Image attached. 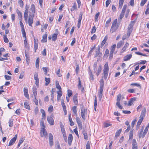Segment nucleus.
<instances>
[{
  "label": "nucleus",
  "instance_id": "nucleus-29",
  "mask_svg": "<svg viewBox=\"0 0 149 149\" xmlns=\"http://www.w3.org/2000/svg\"><path fill=\"white\" fill-rule=\"evenodd\" d=\"M107 37L106 36L104 38L103 40L102 41V43L101 44V47H102L104 45L106 41H107Z\"/></svg>",
  "mask_w": 149,
  "mask_h": 149
},
{
  "label": "nucleus",
  "instance_id": "nucleus-59",
  "mask_svg": "<svg viewBox=\"0 0 149 149\" xmlns=\"http://www.w3.org/2000/svg\"><path fill=\"white\" fill-rule=\"evenodd\" d=\"M53 111V106H52V105H50L48 107V111L49 113H51Z\"/></svg>",
  "mask_w": 149,
  "mask_h": 149
},
{
  "label": "nucleus",
  "instance_id": "nucleus-11",
  "mask_svg": "<svg viewBox=\"0 0 149 149\" xmlns=\"http://www.w3.org/2000/svg\"><path fill=\"white\" fill-rule=\"evenodd\" d=\"M47 119L48 123L50 125H54V121L53 118L52 117L48 116Z\"/></svg>",
  "mask_w": 149,
  "mask_h": 149
},
{
  "label": "nucleus",
  "instance_id": "nucleus-49",
  "mask_svg": "<svg viewBox=\"0 0 149 149\" xmlns=\"http://www.w3.org/2000/svg\"><path fill=\"white\" fill-rule=\"evenodd\" d=\"M111 21V18H109L107 21L106 23L105 27H108L109 26V24L110 23Z\"/></svg>",
  "mask_w": 149,
  "mask_h": 149
},
{
  "label": "nucleus",
  "instance_id": "nucleus-23",
  "mask_svg": "<svg viewBox=\"0 0 149 149\" xmlns=\"http://www.w3.org/2000/svg\"><path fill=\"white\" fill-rule=\"evenodd\" d=\"M124 42L123 41H120L118 42L117 45V48H119L121 47L123 45Z\"/></svg>",
  "mask_w": 149,
  "mask_h": 149
},
{
  "label": "nucleus",
  "instance_id": "nucleus-43",
  "mask_svg": "<svg viewBox=\"0 0 149 149\" xmlns=\"http://www.w3.org/2000/svg\"><path fill=\"white\" fill-rule=\"evenodd\" d=\"M83 134L84 136V139L86 140L88 139V135L87 133L85 131L83 132Z\"/></svg>",
  "mask_w": 149,
  "mask_h": 149
},
{
  "label": "nucleus",
  "instance_id": "nucleus-47",
  "mask_svg": "<svg viewBox=\"0 0 149 149\" xmlns=\"http://www.w3.org/2000/svg\"><path fill=\"white\" fill-rule=\"evenodd\" d=\"M13 119H10L8 122L9 126L10 127H12L13 126Z\"/></svg>",
  "mask_w": 149,
  "mask_h": 149
},
{
  "label": "nucleus",
  "instance_id": "nucleus-55",
  "mask_svg": "<svg viewBox=\"0 0 149 149\" xmlns=\"http://www.w3.org/2000/svg\"><path fill=\"white\" fill-rule=\"evenodd\" d=\"M130 85L132 86H136L137 87H140V88H141V85L140 84H138V83H132Z\"/></svg>",
  "mask_w": 149,
  "mask_h": 149
},
{
  "label": "nucleus",
  "instance_id": "nucleus-2",
  "mask_svg": "<svg viewBox=\"0 0 149 149\" xmlns=\"http://www.w3.org/2000/svg\"><path fill=\"white\" fill-rule=\"evenodd\" d=\"M109 70V68L108 66V63L107 62L104 65L103 73L104 78L105 80L107 79L108 75Z\"/></svg>",
  "mask_w": 149,
  "mask_h": 149
},
{
  "label": "nucleus",
  "instance_id": "nucleus-6",
  "mask_svg": "<svg viewBox=\"0 0 149 149\" xmlns=\"http://www.w3.org/2000/svg\"><path fill=\"white\" fill-rule=\"evenodd\" d=\"M81 115L82 118L85 120L86 119L85 115L87 114V110L86 109H81Z\"/></svg>",
  "mask_w": 149,
  "mask_h": 149
},
{
  "label": "nucleus",
  "instance_id": "nucleus-14",
  "mask_svg": "<svg viewBox=\"0 0 149 149\" xmlns=\"http://www.w3.org/2000/svg\"><path fill=\"white\" fill-rule=\"evenodd\" d=\"M30 16L31 17V15H29V18L28 20V23L29 24V25L30 26H32V24L33 23V18L30 17Z\"/></svg>",
  "mask_w": 149,
  "mask_h": 149
},
{
  "label": "nucleus",
  "instance_id": "nucleus-57",
  "mask_svg": "<svg viewBox=\"0 0 149 149\" xmlns=\"http://www.w3.org/2000/svg\"><path fill=\"white\" fill-rule=\"evenodd\" d=\"M83 14L82 13H80L78 19V22H81L82 19Z\"/></svg>",
  "mask_w": 149,
  "mask_h": 149
},
{
  "label": "nucleus",
  "instance_id": "nucleus-8",
  "mask_svg": "<svg viewBox=\"0 0 149 149\" xmlns=\"http://www.w3.org/2000/svg\"><path fill=\"white\" fill-rule=\"evenodd\" d=\"M38 73L37 72H36L34 74V79L36 81L35 84L36 85L38 86L39 83V79L38 78Z\"/></svg>",
  "mask_w": 149,
  "mask_h": 149
},
{
  "label": "nucleus",
  "instance_id": "nucleus-51",
  "mask_svg": "<svg viewBox=\"0 0 149 149\" xmlns=\"http://www.w3.org/2000/svg\"><path fill=\"white\" fill-rule=\"evenodd\" d=\"M61 105L63 109L66 108V107L64 103V101L63 99L62 100L61 102Z\"/></svg>",
  "mask_w": 149,
  "mask_h": 149
},
{
  "label": "nucleus",
  "instance_id": "nucleus-35",
  "mask_svg": "<svg viewBox=\"0 0 149 149\" xmlns=\"http://www.w3.org/2000/svg\"><path fill=\"white\" fill-rule=\"evenodd\" d=\"M77 106H73L72 108V110L74 113V114L76 115V116L77 115V111L76 109Z\"/></svg>",
  "mask_w": 149,
  "mask_h": 149
},
{
  "label": "nucleus",
  "instance_id": "nucleus-9",
  "mask_svg": "<svg viewBox=\"0 0 149 149\" xmlns=\"http://www.w3.org/2000/svg\"><path fill=\"white\" fill-rule=\"evenodd\" d=\"M76 120L78 125L79 129L80 130H81L82 128V125L80 119L79 118L77 117L76 118Z\"/></svg>",
  "mask_w": 149,
  "mask_h": 149
},
{
  "label": "nucleus",
  "instance_id": "nucleus-58",
  "mask_svg": "<svg viewBox=\"0 0 149 149\" xmlns=\"http://www.w3.org/2000/svg\"><path fill=\"white\" fill-rule=\"evenodd\" d=\"M16 12L18 15L19 17L22 16V13L21 12L19 11L18 9H17L16 10Z\"/></svg>",
  "mask_w": 149,
  "mask_h": 149
},
{
  "label": "nucleus",
  "instance_id": "nucleus-46",
  "mask_svg": "<svg viewBox=\"0 0 149 149\" xmlns=\"http://www.w3.org/2000/svg\"><path fill=\"white\" fill-rule=\"evenodd\" d=\"M18 3L19 4L21 8H22L24 6V3L22 0H19L18 1Z\"/></svg>",
  "mask_w": 149,
  "mask_h": 149
},
{
  "label": "nucleus",
  "instance_id": "nucleus-17",
  "mask_svg": "<svg viewBox=\"0 0 149 149\" xmlns=\"http://www.w3.org/2000/svg\"><path fill=\"white\" fill-rule=\"evenodd\" d=\"M100 47H99L98 49L96 52V53L95 55V57H96L97 56L100 57L101 56L102 53L100 52Z\"/></svg>",
  "mask_w": 149,
  "mask_h": 149
},
{
  "label": "nucleus",
  "instance_id": "nucleus-39",
  "mask_svg": "<svg viewBox=\"0 0 149 149\" xmlns=\"http://www.w3.org/2000/svg\"><path fill=\"white\" fill-rule=\"evenodd\" d=\"M25 55L26 57V62H28V61H29V53L27 52L26 51L25 52Z\"/></svg>",
  "mask_w": 149,
  "mask_h": 149
},
{
  "label": "nucleus",
  "instance_id": "nucleus-42",
  "mask_svg": "<svg viewBox=\"0 0 149 149\" xmlns=\"http://www.w3.org/2000/svg\"><path fill=\"white\" fill-rule=\"evenodd\" d=\"M38 43L36 42V40H35L34 48L35 52H36V50L38 49Z\"/></svg>",
  "mask_w": 149,
  "mask_h": 149
},
{
  "label": "nucleus",
  "instance_id": "nucleus-60",
  "mask_svg": "<svg viewBox=\"0 0 149 149\" xmlns=\"http://www.w3.org/2000/svg\"><path fill=\"white\" fill-rule=\"evenodd\" d=\"M143 118H141L137 122V126H139L140 125L141 123H142V122L143 120Z\"/></svg>",
  "mask_w": 149,
  "mask_h": 149
},
{
  "label": "nucleus",
  "instance_id": "nucleus-52",
  "mask_svg": "<svg viewBox=\"0 0 149 149\" xmlns=\"http://www.w3.org/2000/svg\"><path fill=\"white\" fill-rule=\"evenodd\" d=\"M24 107L26 109H30V107L29 104L26 102H24Z\"/></svg>",
  "mask_w": 149,
  "mask_h": 149
},
{
  "label": "nucleus",
  "instance_id": "nucleus-36",
  "mask_svg": "<svg viewBox=\"0 0 149 149\" xmlns=\"http://www.w3.org/2000/svg\"><path fill=\"white\" fill-rule=\"evenodd\" d=\"M45 80L46 81V83L45 84V85L46 86H47L50 83V78H47L45 77Z\"/></svg>",
  "mask_w": 149,
  "mask_h": 149
},
{
  "label": "nucleus",
  "instance_id": "nucleus-10",
  "mask_svg": "<svg viewBox=\"0 0 149 149\" xmlns=\"http://www.w3.org/2000/svg\"><path fill=\"white\" fill-rule=\"evenodd\" d=\"M17 138V136L16 134L14 137L10 141L9 143L8 146H10L13 145L15 142V141Z\"/></svg>",
  "mask_w": 149,
  "mask_h": 149
},
{
  "label": "nucleus",
  "instance_id": "nucleus-61",
  "mask_svg": "<svg viewBox=\"0 0 149 149\" xmlns=\"http://www.w3.org/2000/svg\"><path fill=\"white\" fill-rule=\"evenodd\" d=\"M96 27L95 26H94L91 29V33H95L96 30Z\"/></svg>",
  "mask_w": 149,
  "mask_h": 149
},
{
  "label": "nucleus",
  "instance_id": "nucleus-64",
  "mask_svg": "<svg viewBox=\"0 0 149 149\" xmlns=\"http://www.w3.org/2000/svg\"><path fill=\"white\" fill-rule=\"evenodd\" d=\"M86 149H90V144L89 141H88L86 144Z\"/></svg>",
  "mask_w": 149,
  "mask_h": 149
},
{
  "label": "nucleus",
  "instance_id": "nucleus-21",
  "mask_svg": "<svg viewBox=\"0 0 149 149\" xmlns=\"http://www.w3.org/2000/svg\"><path fill=\"white\" fill-rule=\"evenodd\" d=\"M136 100V97H133L131 98L130 100L128 101V106H131L132 104L133 103L132 102L135 101Z\"/></svg>",
  "mask_w": 149,
  "mask_h": 149
},
{
  "label": "nucleus",
  "instance_id": "nucleus-31",
  "mask_svg": "<svg viewBox=\"0 0 149 149\" xmlns=\"http://www.w3.org/2000/svg\"><path fill=\"white\" fill-rule=\"evenodd\" d=\"M89 74L90 75V79L92 81L93 80L94 78L93 75L92 74V72L90 69H89Z\"/></svg>",
  "mask_w": 149,
  "mask_h": 149
},
{
  "label": "nucleus",
  "instance_id": "nucleus-41",
  "mask_svg": "<svg viewBox=\"0 0 149 149\" xmlns=\"http://www.w3.org/2000/svg\"><path fill=\"white\" fill-rule=\"evenodd\" d=\"M22 36L23 37L26 38V33L25 31L24 28L22 29Z\"/></svg>",
  "mask_w": 149,
  "mask_h": 149
},
{
  "label": "nucleus",
  "instance_id": "nucleus-62",
  "mask_svg": "<svg viewBox=\"0 0 149 149\" xmlns=\"http://www.w3.org/2000/svg\"><path fill=\"white\" fill-rule=\"evenodd\" d=\"M100 14V13L98 12L95 15V21H97L98 17L99 15Z\"/></svg>",
  "mask_w": 149,
  "mask_h": 149
},
{
  "label": "nucleus",
  "instance_id": "nucleus-25",
  "mask_svg": "<svg viewBox=\"0 0 149 149\" xmlns=\"http://www.w3.org/2000/svg\"><path fill=\"white\" fill-rule=\"evenodd\" d=\"M79 83L78 85V87L79 89H81V91L83 92L84 91V88L82 87L81 81H78Z\"/></svg>",
  "mask_w": 149,
  "mask_h": 149
},
{
  "label": "nucleus",
  "instance_id": "nucleus-1",
  "mask_svg": "<svg viewBox=\"0 0 149 149\" xmlns=\"http://www.w3.org/2000/svg\"><path fill=\"white\" fill-rule=\"evenodd\" d=\"M117 19H116L113 21L112 23L110 30V32L111 33L115 32L118 29V26L117 25Z\"/></svg>",
  "mask_w": 149,
  "mask_h": 149
},
{
  "label": "nucleus",
  "instance_id": "nucleus-7",
  "mask_svg": "<svg viewBox=\"0 0 149 149\" xmlns=\"http://www.w3.org/2000/svg\"><path fill=\"white\" fill-rule=\"evenodd\" d=\"M49 142L50 146H52L53 145V137L52 134L49 133Z\"/></svg>",
  "mask_w": 149,
  "mask_h": 149
},
{
  "label": "nucleus",
  "instance_id": "nucleus-16",
  "mask_svg": "<svg viewBox=\"0 0 149 149\" xmlns=\"http://www.w3.org/2000/svg\"><path fill=\"white\" fill-rule=\"evenodd\" d=\"M73 139V137L71 134H70L68 138V143L70 145Z\"/></svg>",
  "mask_w": 149,
  "mask_h": 149
},
{
  "label": "nucleus",
  "instance_id": "nucleus-32",
  "mask_svg": "<svg viewBox=\"0 0 149 149\" xmlns=\"http://www.w3.org/2000/svg\"><path fill=\"white\" fill-rule=\"evenodd\" d=\"M40 62V59L39 58H38L36 59V67L37 68H39V63Z\"/></svg>",
  "mask_w": 149,
  "mask_h": 149
},
{
  "label": "nucleus",
  "instance_id": "nucleus-53",
  "mask_svg": "<svg viewBox=\"0 0 149 149\" xmlns=\"http://www.w3.org/2000/svg\"><path fill=\"white\" fill-rule=\"evenodd\" d=\"M40 125L42 127V128H44L45 127V125L44 124V120L43 119H41L40 123Z\"/></svg>",
  "mask_w": 149,
  "mask_h": 149
},
{
  "label": "nucleus",
  "instance_id": "nucleus-56",
  "mask_svg": "<svg viewBox=\"0 0 149 149\" xmlns=\"http://www.w3.org/2000/svg\"><path fill=\"white\" fill-rule=\"evenodd\" d=\"M97 63L96 62H95L93 65V70H94V72H96L97 70Z\"/></svg>",
  "mask_w": 149,
  "mask_h": 149
},
{
  "label": "nucleus",
  "instance_id": "nucleus-18",
  "mask_svg": "<svg viewBox=\"0 0 149 149\" xmlns=\"http://www.w3.org/2000/svg\"><path fill=\"white\" fill-rule=\"evenodd\" d=\"M57 100L58 101H59L60 100V98L62 95L61 91H59L57 92Z\"/></svg>",
  "mask_w": 149,
  "mask_h": 149
},
{
  "label": "nucleus",
  "instance_id": "nucleus-12",
  "mask_svg": "<svg viewBox=\"0 0 149 149\" xmlns=\"http://www.w3.org/2000/svg\"><path fill=\"white\" fill-rule=\"evenodd\" d=\"M78 94L77 93L73 97V100L75 104L77 105L78 104L77 99Z\"/></svg>",
  "mask_w": 149,
  "mask_h": 149
},
{
  "label": "nucleus",
  "instance_id": "nucleus-15",
  "mask_svg": "<svg viewBox=\"0 0 149 149\" xmlns=\"http://www.w3.org/2000/svg\"><path fill=\"white\" fill-rule=\"evenodd\" d=\"M24 13V19L25 21L26 22L28 16V11L27 8H26Z\"/></svg>",
  "mask_w": 149,
  "mask_h": 149
},
{
  "label": "nucleus",
  "instance_id": "nucleus-45",
  "mask_svg": "<svg viewBox=\"0 0 149 149\" xmlns=\"http://www.w3.org/2000/svg\"><path fill=\"white\" fill-rule=\"evenodd\" d=\"M133 131L131 130L130 132L129 139H132L133 138Z\"/></svg>",
  "mask_w": 149,
  "mask_h": 149
},
{
  "label": "nucleus",
  "instance_id": "nucleus-44",
  "mask_svg": "<svg viewBox=\"0 0 149 149\" xmlns=\"http://www.w3.org/2000/svg\"><path fill=\"white\" fill-rule=\"evenodd\" d=\"M76 68L75 69V71L77 74L79 70V65L78 64H77L76 65Z\"/></svg>",
  "mask_w": 149,
  "mask_h": 149
},
{
  "label": "nucleus",
  "instance_id": "nucleus-63",
  "mask_svg": "<svg viewBox=\"0 0 149 149\" xmlns=\"http://www.w3.org/2000/svg\"><path fill=\"white\" fill-rule=\"evenodd\" d=\"M109 54V50L107 49H106L104 54V56H108V55Z\"/></svg>",
  "mask_w": 149,
  "mask_h": 149
},
{
  "label": "nucleus",
  "instance_id": "nucleus-4",
  "mask_svg": "<svg viewBox=\"0 0 149 149\" xmlns=\"http://www.w3.org/2000/svg\"><path fill=\"white\" fill-rule=\"evenodd\" d=\"M121 98V94H119L118 95L117 98V102L116 105L121 109H122L123 107L120 104V101Z\"/></svg>",
  "mask_w": 149,
  "mask_h": 149
},
{
  "label": "nucleus",
  "instance_id": "nucleus-37",
  "mask_svg": "<svg viewBox=\"0 0 149 149\" xmlns=\"http://www.w3.org/2000/svg\"><path fill=\"white\" fill-rule=\"evenodd\" d=\"M148 127L146 126L145 129L143 133L142 138H143L144 137L146 134L148 132Z\"/></svg>",
  "mask_w": 149,
  "mask_h": 149
},
{
  "label": "nucleus",
  "instance_id": "nucleus-5",
  "mask_svg": "<svg viewBox=\"0 0 149 149\" xmlns=\"http://www.w3.org/2000/svg\"><path fill=\"white\" fill-rule=\"evenodd\" d=\"M40 133L41 137H45L46 138L47 136V132L44 128H41Z\"/></svg>",
  "mask_w": 149,
  "mask_h": 149
},
{
  "label": "nucleus",
  "instance_id": "nucleus-27",
  "mask_svg": "<svg viewBox=\"0 0 149 149\" xmlns=\"http://www.w3.org/2000/svg\"><path fill=\"white\" fill-rule=\"evenodd\" d=\"M135 23L134 21H131L129 24L128 27V29H132V27Z\"/></svg>",
  "mask_w": 149,
  "mask_h": 149
},
{
  "label": "nucleus",
  "instance_id": "nucleus-40",
  "mask_svg": "<svg viewBox=\"0 0 149 149\" xmlns=\"http://www.w3.org/2000/svg\"><path fill=\"white\" fill-rule=\"evenodd\" d=\"M77 9V4L76 3H74L73 5L72 6V8L70 10L71 11H73L74 10Z\"/></svg>",
  "mask_w": 149,
  "mask_h": 149
},
{
  "label": "nucleus",
  "instance_id": "nucleus-22",
  "mask_svg": "<svg viewBox=\"0 0 149 149\" xmlns=\"http://www.w3.org/2000/svg\"><path fill=\"white\" fill-rule=\"evenodd\" d=\"M47 32H46L45 34L43 35L42 36V39L41 40V41H43V42H47Z\"/></svg>",
  "mask_w": 149,
  "mask_h": 149
},
{
  "label": "nucleus",
  "instance_id": "nucleus-28",
  "mask_svg": "<svg viewBox=\"0 0 149 149\" xmlns=\"http://www.w3.org/2000/svg\"><path fill=\"white\" fill-rule=\"evenodd\" d=\"M31 10L33 13V17L34 16V15L33 13H34L35 12V6L33 4H32L31 5Z\"/></svg>",
  "mask_w": 149,
  "mask_h": 149
},
{
  "label": "nucleus",
  "instance_id": "nucleus-54",
  "mask_svg": "<svg viewBox=\"0 0 149 149\" xmlns=\"http://www.w3.org/2000/svg\"><path fill=\"white\" fill-rule=\"evenodd\" d=\"M147 0H141L140 5L141 6H143L145 3L146 2Z\"/></svg>",
  "mask_w": 149,
  "mask_h": 149
},
{
  "label": "nucleus",
  "instance_id": "nucleus-26",
  "mask_svg": "<svg viewBox=\"0 0 149 149\" xmlns=\"http://www.w3.org/2000/svg\"><path fill=\"white\" fill-rule=\"evenodd\" d=\"M122 130V129H120L118 130V131L116 133L115 138H117L119 136Z\"/></svg>",
  "mask_w": 149,
  "mask_h": 149
},
{
  "label": "nucleus",
  "instance_id": "nucleus-24",
  "mask_svg": "<svg viewBox=\"0 0 149 149\" xmlns=\"http://www.w3.org/2000/svg\"><path fill=\"white\" fill-rule=\"evenodd\" d=\"M33 95L34 97H36L37 93V88L35 86L33 87Z\"/></svg>",
  "mask_w": 149,
  "mask_h": 149
},
{
  "label": "nucleus",
  "instance_id": "nucleus-13",
  "mask_svg": "<svg viewBox=\"0 0 149 149\" xmlns=\"http://www.w3.org/2000/svg\"><path fill=\"white\" fill-rule=\"evenodd\" d=\"M24 95L27 99H29V96L28 94V90L27 87H24Z\"/></svg>",
  "mask_w": 149,
  "mask_h": 149
},
{
  "label": "nucleus",
  "instance_id": "nucleus-19",
  "mask_svg": "<svg viewBox=\"0 0 149 149\" xmlns=\"http://www.w3.org/2000/svg\"><path fill=\"white\" fill-rule=\"evenodd\" d=\"M129 44L127 42H126L125 45L124 46V47L122 49L120 52L121 53H123L126 50V49L128 47V46H129Z\"/></svg>",
  "mask_w": 149,
  "mask_h": 149
},
{
  "label": "nucleus",
  "instance_id": "nucleus-3",
  "mask_svg": "<svg viewBox=\"0 0 149 149\" xmlns=\"http://www.w3.org/2000/svg\"><path fill=\"white\" fill-rule=\"evenodd\" d=\"M104 83L103 81L100 83V86L99 89V91L98 93V95L100 100L102 97V92L103 89Z\"/></svg>",
  "mask_w": 149,
  "mask_h": 149
},
{
  "label": "nucleus",
  "instance_id": "nucleus-48",
  "mask_svg": "<svg viewBox=\"0 0 149 149\" xmlns=\"http://www.w3.org/2000/svg\"><path fill=\"white\" fill-rule=\"evenodd\" d=\"M116 44L113 45V46H112L111 48V51L110 52H114L115 48L116 47Z\"/></svg>",
  "mask_w": 149,
  "mask_h": 149
},
{
  "label": "nucleus",
  "instance_id": "nucleus-50",
  "mask_svg": "<svg viewBox=\"0 0 149 149\" xmlns=\"http://www.w3.org/2000/svg\"><path fill=\"white\" fill-rule=\"evenodd\" d=\"M72 91L70 90H68V95L69 97H70L72 95Z\"/></svg>",
  "mask_w": 149,
  "mask_h": 149
},
{
  "label": "nucleus",
  "instance_id": "nucleus-34",
  "mask_svg": "<svg viewBox=\"0 0 149 149\" xmlns=\"http://www.w3.org/2000/svg\"><path fill=\"white\" fill-rule=\"evenodd\" d=\"M57 33H54L52 36V40L53 41H55L57 38Z\"/></svg>",
  "mask_w": 149,
  "mask_h": 149
},
{
  "label": "nucleus",
  "instance_id": "nucleus-33",
  "mask_svg": "<svg viewBox=\"0 0 149 149\" xmlns=\"http://www.w3.org/2000/svg\"><path fill=\"white\" fill-rule=\"evenodd\" d=\"M69 120L70 123V125L71 126H73L74 125V123L72 122V119L71 117V113L69 114Z\"/></svg>",
  "mask_w": 149,
  "mask_h": 149
},
{
  "label": "nucleus",
  "instance_id": "nucleus-20",
  "mask_svg": "<svg viewBox=\"0 0 149 149\" xmlns=\"http://www.w3.org/2000/svg\"><path fill=\"white\" fill-rule=\"evenodd\" d=\"M132 57V55L131 54L127 55L124 57L123 60L124 61H127L129 60Z\"/></svg>",
  "mask_w": 149,
  "mask_h": 149
},
{
  "label": "nucleus",
  "instance_id": "nucleus-38",
  "mask_svg": "<svg viewBox=\"0 0 149 149\" xmlns=\"http://www.w3.org/2000/svg\"><path fill=\"white\" fill-rule=\"evenodd\" d=\"M102 68L100 65L98 68V69L97 70V72L96 73V75L97 76H98L100 74V73L101 71L102 70Z\"/></svg>",
  "mask_w": 149,
  "mask_h": 149
},
{
  "label": "nucleus",
  "instance_id": "nucleus-30",
  "mask_svg": "<svg viewBox=\"0 0 149 149\" xmlns=\"http://www.w3.org/2000/svg\"><path fill=\"white\" fill-rule=\"evenodd\" d=\"M56 88L58 89L59 91H61V88L59 84L58 81H56Z\"/></svg>",
  "mask_w": 149,
  "mask_h": 149
}]
</instances>
